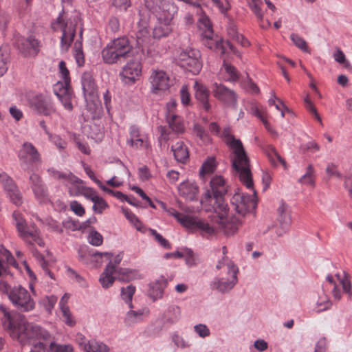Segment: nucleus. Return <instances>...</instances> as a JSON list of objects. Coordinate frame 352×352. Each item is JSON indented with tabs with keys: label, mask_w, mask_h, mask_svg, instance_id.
I'll return each mask as SVG.
<instances>
[{
	"label": "nucleus",
	"mask_w": 352,
	"mask_h": 352,
	"mask_svg": "<svg viewBox=\"0 0 352 352\" xmlns=\"http://www.w3.org/2000/svg\"><path fill=\"white\" fill-rule=\"evenodd\" d=\"M290 38L293 43L300 50L305 52H309L307 42L298 34L292 33L290 35Z\"/></svg>",
	"instance_id": "8fccbe9b"
},
{
	"label": "nucleus",
	"mask_w": 352,
	"mask_h": 352,
	"mask_svg": "<svg viewBox=\"0 0 352 352\" xmlns=\"http://www.w3.org/2000/svg\"><path fill=\"white\" fill-rule=\"evenodd\" d=\"M78 182H74L72 183L74 186L69 189L70 194L74 196L82 195V191H83L82 188H86L85 186L81 185L82 184V181L78 178Z\"/></svg>",
	"instance_id": "69168bd1"
},
{
	"label": "nucleus",
	"mask_w": 352,
	"mask_h": 352,
	"mask_svg": "<svg viewBox=\"0 0 352 352\" xmlns=\"http://www.w3.org/2000/svg\"><path fill=\"white\" fill-rule=\"evenodd\" d=\"M82 91L86 100L94 99L96 96L97 89L90 73L85 72L81 78Z\"/></svg>",
	"instance_id": "cd10ccee"
},
{
	"label": "nucleus",
	"mask_w": 352,
	"mask_h": 352,
	"mask_svg": "<svg viewBox=\"0 0 352 352\" xmlns=\"http://www.w3.org/2000/svg\"><path fill=\"white\" fill-rule=\"evenodd\" d=\"M50 348L56 352H73L74 351V348L71 344H57L51 342Z\"/></svg>",
	"instance_id": "e2e57ef3"
},
{
	"label": "nucleus",
	"mask_w": 352,
	"mask_h": 352,
	"mask_svg": "<svg viewBox=\"0 0 352 352\" xmlns=\"http://www.w3.org/2000/svg\"><path fill=\"white\" fill-rule=\"evenodd\" d=\"M0 289L5 290L12 305L20 312L34 309L35 302L29 292L21 285L10 287L6 282L0 283Z\"/></svg>",
	"instance_id": "0eeeda50"
},
{
	"label": "nucleus",
	"mask_w": 352,
	"mask_h": 352,
	"mask_svg": "<svg viewBox=\"0 0 352 352\" xmlns=\"http://www.w3.org/2000/svg\"><path fill=\"white\" fill-rule=\"evenodd\" d=\"M223 67L226 74L229 76V81L236 82L239 80V73L235 67L226 63H223Z\"/></svg>",
	"instance_id": "3c124183"
},
{
	"label": "nucleus",
	"mask_w": 352,
	"mask_h": 352,
	"mask_svg": "<svg viewBox=\"0 0 352 352\" xmlns=\"http://www.w3.org/2000/svg\"><path fill=\"white\" fill-rule=\"evenodd\" d=\"M80 345L86 352H109L107 345L96 340L82 342Z\"/></svg>",
	"instance_id": "f704fd0d"
},
{
	"label": "nucleus",
	"mask_w": 352,
	"mask_h": 352,
	"mask_svg": "<svg viewBox=\"0 0 352 352\" xmlns=\"http://www.w3.org/2000/svg\"><path fill=\"white\" fill-rule=\"evenodd\" d=\"M266 155L272 165L276 166L277 161L285 166L286 162L279 155L276 148L272 145H268L265 150Z\"/></svg>",
	"instance_id": "79ce46f5"
},
{
	"label": "nucleus",
	"mask_w": 352,
	"mask_h": 352,
	"mask_svg": "<svg viewBox=\"0 0 352 352\" xmlns=\"http://www.w3.org/2000/svg\"><path fill=\"white\" fill-rule=\"evenodd\" d=\"M175 159L180 163L184 164L189 158L188 147L182 142H177L171 147Z\"/></svg>",
	"instance_id": "7c9ffc66"
},
{
	"label": "nucleus",
	"mask_w": 352,
	"mask_h": 352,
	"mask_svg": "<svg viewBox=\"0 0 352 352\" xmlns=\"http://www.w3.org/2000/svg\"><path fill=\"white\" fill-rule=\"evenodd\" d=\"M18 157L21 164L26 166L28 168L40 163L41 161V155L37 148L29 142H25L22 144L18 153Z\"/></svg>",
	"instance_id": "4468645a"
},
{
	"label": "nucleus",
	"mask_w": 352,
	"mask_h": 352,
	"mask_svg": "<svg viewBox=\"0 0 352 352\" xmlns=\"http://www.w3.org/2000/svg\"><path fill=\"white\" fill-rule=\"evenodd\" d=\"M194 331L201 338H206L210 336V331L208 327L204 324H199L194 326Z\"/></svg>",
	"instance_id": "0e129e2a"
},
{
	"label": "nucleus",
	"mask_w": 352,
	"mask_h": 352,
	"mask_svg": "<svg viewBox=\"0 0 352 352\" xmlns=\"http://www.w3.org/2000/svg\"><path fill=\"white\" fill-rule=\"evenodd\" d=\"M168 284L167 279L164 276H160L155 281L151 282L148 287V296L153 301L160 299L163 297L164 289Z\"/></svg>",
	"instance_id": "393cba45"
},
{
	"label": "nucleus",
	"mask_w": 352,
	"mask_h": 352,
	"mask_svg": "<svg viewBox=\"0 0 352 352\" xmlns=\"http://www.w3.org/2000/svg\"><path fill=\"white\" fill-rule=\"evenodd\" d=\"M83 168L85 172L89 176V177L93 180L102 190H108L111 192L110 188L103 185L101 181L96 178L94 173L88 165L84 164Z\"/></svg>",
	"instance_id": "603ef678"
},
{
	"label": "nucleus",
	"mask_w": 352,
	"mask_h": 352,
	"mask_svg": "<svg viewBox=\"0 0 352 352\" xmlns=\"http://www.w3.org/2000/svg\"><path fill=\"white\" fill-rule=\"evenodd\" d=\"M195 90V96L197 100L199 102L202 107L208 111L211 106L208 102L210 91L203 83L195 81L193 86Z\"/></svg>",
	"instance_id": "a878e982"
},
{
	"label": "nucleus",
	"mask_w": 352,
	"mask_h": 352,
	"mask_svg": "<svg viewBox=\"0 0 352 352\" xmlns=\"http://www.w3.org/2000/svg\"><path fill=\"white\" fill-rule=\"evenodd\" d=\"M63 316V320L69 327H73L76 324V321L72 318L69 307H64L60 309Z\"/></svg>",
	"instance_id": "4d7b16f0"
},
{
	"label": "nucleus",
	"mask_w": 352,
	"mask_h": 352,
	"mask_svg": "<svg viewBox=\"0 0 352 352\" xmlns=\"http://www.w3.org/2000/svg\"><path fill=\"white\" fill-rule=\"evenodd\" d=\"M29 249L32 251L33 255L38 260L40 263V265L44 270L45 273L47 274L51 278L54 279L53 274L48 269V264L47 261L44 259L43 256L40 254L36 249L34 248V245L33 247L28 246Z\"/></svg>",
	"instance_id": "a18cd8bd"
},
{
	"label": "nucleus",
	"mask_w": 352,
	"mask_h": 352,
	"mask_svg": "<svg viewBox=\"0 0 352 352\" xmlns=\"http://www.w3.org/2000/svg\"><path fill=\"white\" fill-rule=\"evenodd\" d=\"M168 127L166 126H160L158 129L161 133V138L164 140H169L170 130L175 133H182L184 131V124L182 117L177 114L166 115V116Z\"/></svg>",
	"instance_id": "a211bd4d"
},
{
	"label": "nucleus",
	"mask_w": 352,
	"mask_h": 352,
	"mask_svg": "<svg viewBox=\"0 0 352 352\" xmlns=\"http://www.w3.org/2000/svg\"><path fill=\"white\" fill-rule=\"evenodd\" d=\"M223 136L225 138L226 144L232 151L231 162L233 168L239 176L241 182L247 188L252 190L255 196L256 192L254 189L250 162L241 141L234 138L231 133L230 127H226L223 129Z\"/></svg>",
	"instance_id": "f03ea898"
},
{
	"label": "nucleus",
	"mask_w": 352,
	"mask_h": 352,
	"mask_svg": "<svg viewBox=\"0 0 352 352\" xmlns=\"http://www.w3.org/2000/svg\"><path fill=\"white\" fill-rule=\"evenodd\" d=\"M239 268L234 263H229L228 274L229 278L215 277L210 283L212 290H217L221 294H226L232 290L238 283Z\"/></svg>",
	"instance_id": "9b49d317"
},
{
	"label": "nucleus",
	"mask_w": 352,
	"mask_h": 352,
	"mask_svg": "<svg viewBox=\"0 0 352 352\" xmlns=\"http://www.w3.org/2000/svg\"><path fill=\"white\" fill-rule=\"evenodd\" d=\"M152 92L157 94L160 91H166L170 86V78L162 70H153L150 76Z\"/></svg>",
	"instance_id": "aec40b11"
},
{
	"label": "nucleus",
	"mask_w": 352,
	"mask_h": 352,
	"mask_svg": "<svg viewBox=\"0 0 352 352\" xmlns=\"http://www.w3.org/2000/svg\"><path fill=\"white\" fill-rule=\"evenodd\" d=\"M180 318V309L178 306L171 305L164 311L162 316L164 324H173Z\"/></svg>",
	"instance_id": "72a5a7b5"
},
{
	"label": "nucleus",
	"mask_w": 352,
	"mask_h": 352,
	"mask_svg": "<svg viewBox=\"0 0 352 352\" xmlns=\"http://www.w3.org/2000/svg\"><path fill=\"white\" fill-rule=\"evenodd\" d=\"M116 275V279L122 282H130L142 278L137 270L129 268H119Z\"/></svg>",
	"instance_id": "2f4dec72"
},
{
	"label": "nucleus",
	"mask_w": 352,
	"mask_h": 352,
	"mask_svg": "<svg viewBox=\"0 0 352 352\" xmlns=\"http://www.w3.org/2000/svg\"><path fill=\"white\" fill-rule=\"evenodd\" d=\"M135 292V287L132 285L121 288V297L123 300L129 304L131 309L133 308L132 299Z\"/></svg>",
	"instance_id": "c03bdc74"
},
{
	"label": "nucleus",
	"mask_w": 352,
	"mask_h": 352,
	"mask_svg": "<svg viewBox=\"0 0 352 352\" xmlns=\"http://www.w3.org/2000/svg\"><path fill=\"white\" fill-rule=\"evenodd\" d=\"M320 147L318 143L315 141L308 142L305 144H302L300 145V150L303 153H306L309 151L312 152L318 151Z\"/></svg>",
	"instance_id": "680f3d73"
},
{
	"label": "nucleus",
	"mask_w": 352,
	"mask_h": 352,
	"mask_svg": "<svg viewBox=\"0 0 352 352\" xmlns=\"http://www.w3.org/2000/svg\"><path fill=\"white\" fill-rule=\"evenodd\" d=\"M0 311L3 314L5 320L3 324L9 330L10 336L21 344L34 343L36 340H47L50 338V333L41 327L28 322L23 316H19L15 319L8 308L0 305Z\"/></svg>",
	"instance_id": "f257e3e1"
},
{
	"label": "nucleus",
	"mask_w": 352,
	"mask_h": 352,
	"mask_svg": "<svg viewBox=\"0 0 352 352\" xmlns=\"http://www.w3.org/2000/svg\"><path fill=\"white\" fill-rule=\"evenodd\" d=\"M49 140L54 144L58 148L64 149L67 146V142L58 135L50 134L48 136Z\"/></svg>",
	"instance_id": "bf43d9fd"
},
{
	"label": "nucleus",
	"mask_w": 352,
	"mask_h": 352,
	"mask_svg": "<svg viewBox=\"0 0 352 352\" xmlns=\"http://www.w3.org/2000/svg\"><path fill=\"white\" fill-rule=\"evenodd\" d=\"M115 279H116L115 266H113L112 263L109 262L100 275L99 280L102 287L108 288L112 285Z\"/></svg>",
	"instance_id": "c756f323"
},
{
	"label": "nucleus",
	"mask_w": 352,
	"mask_h": 352,
	"mask_svg": "<svg viewBox=\"0 0 352 352\" xmlns=\"http://www.w3.org/2000/svg\"><path fill=\"white\" fill-rule=\"evenodd\" d=\"M227 192V186L222 176L216 175L210 182V188L207 189L201 199L203 208L207 212L213 211L220 218L228 212V205L224 200Z\"/></svg>",
	"instance_id": "7ed1b4c3"
},
{
	"label": "nucleus",
	"mask_w": 352,
	"mask_h": 352,
	"mask_svg": "<svg viewBox=\"0 0 352 352\" xmlns=\"http://www.w3.org/2000/svg\"><path fill=\"white\" fill-rule=\"evenodd\" d=\"M10 56L9 47L7 45L0 47V76L8 70V63Z\"/></svg>",
	"instance_id": "a19ab883"
},
{
	"label": "nucleus",
	"mask_w": 352,
	"mask_h": 352,
	"mask_svg": "<svg viewBox=\"0 0 352 352\" xmlns=\"http://www.w3.org/2000/svg\"><path fill=\"white\" fill-rule=\"evenodd\" d=\"M80 40H76L74 42V56L76 62L79 67H82L85 64V56L82 51V29L79 32Z\"/></svg>",
	"instance_id": "e433bc0d"
},
{
	"label": "nucleus",
	"mask_w": 352,
	"mask_h": 352,
	"mask_svg": "<svg viewBox=\"0 0 352 352\" xmlns=\"http://www.w3.org/2000/svg\"><path fill=\"white\" fill-rule=\"evenodd\" d=\"M227 33L228 36L241 44L243 47H248L250 42L237 31L236 25L234 23H230L227 28Z\"/></svg>",
	"instance_id": "c9c22d12"
},
{
	"label": "nucleus",
	"mask_w": 352,
	"mask_h": 352,
	"mask_svg": "<svg viewBox=\"0 0 352 352\" xmlns=\"http://www.w3.org/2000/svg\"><path fill=\"white\" fill-rule=\"evenodd\" d=\"M30 107L37 114L50 116L56 112V108L52 98L47 95L36 94L29 98Z\"/></svg>",
	"instance_id": "f8f14e48"
},
{
	"label": "nucleus",
	"mask_w": 352,
	"mask_h": 352,
	"mask_svg": "<svg viewBox=\"0 0 352 352\" xmlns=\"http://www.w3.org/2000/svg\"><path fill=\"white\" fill-rule=\"evenodd\" d=\"M56 301H57V298L54 296H47L43 300L45 309L49 314H50L52 312V311L54 309V307Z\"/></svg>",
	"instance_id": "774afa93"
},
{
	"label": "nucleus",
	"mask_w": 352,
	"mask_h": 352,
	"mask_svg": "<svg viewBox=\"0 0 352 352\" xmlns=\"http://www.w3.org/2000/svg\"><path fill=\"white\" fill-rule=\"evenodd\" d=\"M133 47L127 37L122 36L109 43L102 51L103 61L115 64L129 57Z\"/></svg>",
	"instance_id": "423d86ee"
},
{
	"label": "nucleus",
	"mask_w": 352,
	"mask_h": 352,
	"mask_svg": "<svg viewBox=\"0 0 352 352\" xmlns=\"http://www.w3.org/2000/svg\"><path fill=\"white\" fill-rule=\"evenodd\" d=\"M195 230H198L201 232V234L203 236L208 237L214 234L215 228L210 225L207 221L201 219H199Z\"/></svg>",
	"instance_id": "37998d69"
},
{
	"label": "nucleus",
	"mask_w": 352,
	"mask_h": 352,
	"mask_svg": "<svg viewBox=\"0 0 352 352\" xmlns=\"http://www.w3.org/2000/svg\"><path fill=\"white\" fill-rule=\"evenodd\" d=\"M0 182L11 201L19 206L23 204L22 195L14 180L5 172L0 173Z\"/></svg>",
	"instance_id": "dca6fc26"
},
{
	"label": "nucleus",
	"mask_w": 352,
	"mask_h": 352,
	"mask_svg": "<svg viewBox=\"0 0 352 352\" xmlns=\"http://www.w3.org/2000/svg\"><path fill=\"white\" fill-rule=\"evenodd\" d=\"M226 216L227 214L223 218H220L218 216L219 219V223L222 227H223L224 232L226 234L232 235L236 232V231L239 230V228L242 225L243 222L237 217H233L230 221H225L224 219L226 217Z\"/></svg>",
	"instance_id": "473e14b6"
},
{
	"label": "nucleus",
	"mask_w": 352,
	"mask_h": 352,
	"mask_svg": "<svg viewBox=\"0 0 352 352\" xmlns=\"http://www.w3.org/2000/svg\"><path fill=\"white\" fill-rule=\"evenodd\" d=\"M155 14L157 20H163L166 23H172L177 7L169 1H164L156 10L152 12Z\"/></svg>",
	"instance_id": "b1692460"
},
{
	"label": "nucleus",
	"mask_w": 352,
	"mask_h": 352,
	"mask_svg": "<svg viewBox=\"0 0 352 352\" xmlns=\"http://www.w3.org/2000/svg\"><path fill=\"white\" fill-rule=\"evenodd\" d=\"M126 144L130 147L135 149L141 148L147 149L151 147L147 138L141 134L140 129L137 125L130 126L129 138L126 140Z\"/></svg>",
	"instance_id": "412c9836"
},
{
	"label": "nucleus",
	"mask_w": 352,
	"mask_h": 352,
	"mask_svg": "<svg viewBox=\"0 0 352 352\" xmlns=\"http://www.w3.org/2000/svg\"><path fill=\"white\" fill-rule=\"evenodd\" d=\"M315 179V169L312 164H309L307 167L306 173L302 177H300L298 181L302 184L314 186Z\"/></svg>",
	"instance_id": "ea45409f"
},
{
	"label": "nucleus",
	"mask_w": 352,
	"mask_h": 352,
	"mask_svg": "<svg viewBox=\"0 0 352 352\" xmlns=\"http://www.w3.org/2000/svg\"><path fill=\"white\" fill-rule=\"evenodd\" d=\"M122 211L124 214L125 217L133 224L138 230H140V226L141 224L138 218L128 208H122Z\"/></svg>",
	"instance_id": "5fc2aeb1"
},
{
	"label": "nucleus",
	"mask_w": 352,
	"mask_h": 352,
	"mask_svg": "<svg viewBox=\"0 0 352 352\" xmlns=\"http://www.w3.org/2000/svg\"><path fill=\"white\" fill-rule=\"evenodd\" d=\"M198 221L199 219L187 214H184L183 217L179 219V223L184 227L192 230H195Z\"/></svg>",
	"instance_id": "09e8293b"
},
{
	"label": "nucleus",
	"mask_w": 352,
	"mask_h": 352,
	"mask_svg": "<svg viewBox=\"0 0 352 352\" xmlns=\"http://www.w3.org/2000/svg\"><path fill=\"white\" fill-rule=\"evenodd\" d=\"M278 214L279 228L277 229L276 234L278 236H281L289 230L292 224L290 212L287 209V206L284 202L280 203L278 208Z\"/></svg>",
	"instance_id": "5701e85b"
},
{
	"label": "nucleus",
	"mask_w": 352,
	"mask_h": 352,
	"mask_svg": "<svg viewBox=\"0 0 352 352\" xmlns=\"http://www.w3.org/2000/svg\"><path fill=\"white\" fill-rule=\"evenodd\" d=\"M80 21L78 14L68 16L63 10L56 20L52 23V28L54 31L60 30V47L62 52H67L74 41L78 23Z\"/></svg>",
	"instance_id": "20e7f679"
},
{
	"label": "nucleus",
	"mask_w": 352,
	"mask_h": 352,
	"mask_svg": "<svg viewBox=\"0 0 352 352\" xmlns=\"http://www.w3.org/2000/svg\"><path fill=\"white\" fill-rule=\"evenodd\" d=\"M16 45L20 52L24 56H35L40 50V41L33 35L28 37H19Z\"/></svg>",
	"instance_id": "f3484780"
},
{
	"label": "nucleus",
	"mask_w": 352,
	"mask_h": 352,
	"mask_svg": "<svg viewBox=\"0 0 352 352\" xmlns=\"http://www.w3.org/2000/svg\"><path fill=\"white\" fill-rule=\"evenodd\" d=\"M261 4H262V2L260 0H253L250 4V7L257 19L262 21L263 19V12L261 8Z\"/></svg>",
	"instance_id": "6e6d98bb"
},
{
	"label": "nucleus",
	"mask_w": 352,
	"mask_h": 352,
	"mask_svg": "<svg viewBox=\"0 0 352 352\" xmlns=\"http://www.w3.org/2000/svg\"><path fill=\"white\" fill-rule=\"evenodd\" d=\"M12 217L19 236L28 246L32 248L33 245L37 244L40 247H44L45 243L40 236L38 228L35 225L29 226L23 215L17 210L13 212Z\"/></svg>",
	"instance_id": "39448f33"
},
{
	"label": "nucleus",
	"mask_w": 352,
	"mask_h": 352,
	"mask_svg": "<svg viewBox=\"0 0 352 352\" xmlns=\"http://www.w3.org/2000/svg\"><path fill=\"white\" fill-rule=\"evenodd\" d=\"M108 207L106 201L99 196L98 197L97 200L94 201L93 210L99 214H101L103 210Z\"/></svg>",
	"instance_id": "052dcab7"
},
{
	"label": "nucleus",
	"mask_w": 352,
	"mask_h": 352,
	"mask_svg": "<svg viewBox=\"0 0 352 352\" xmlns=\"http://www.w3.org/2000/svg\"><path fill=\"white\" fill-rule=\"evenodd\" d=\"M231 204L235 211L244 217L246 213L254 210L257 206L255 197L240 192L234 193L230 200Z\"/></svg>",
	"instance_id": "ddd939ff"
},
{
	"label": "nucleus",
	"mask_w": 352,
	"mask_h": 352,
	"mask_svg": "<svg viewBox=\"0 0 352 352\" xmlns=\"http://www.w3.org/2000/svg\"><path fill=\"white\" fill-rule=\"evenodd\" d=\"M30 181L36 199L41 203L47 204L50 202L47 189L44 186L41 177L33 173L30 177Z\"/></svg>",
	"instance_id": "4be33fe9"
},
{
	"label": "nucleus",
	"mask_w": 352,
	"mask_h": 352,
	"mask_svg": "<svg viewBox=\"0 0 352 352\" xmlns=\"http://www.w3.org/2000/svg\"><path fill=\"white\" fill-rule=\"evenodd\" d=\"M150 232L155 239L164 248L170 249V243L154 229H150Z\"/></svg>",
	"instance_id": "13d9d810"
},
{
	"label": "nucleus",
	"mask_w": 352,
	"mask_h": 352,
	"mask_svg": "<svg viewBox=\"0 0 352 352\" xmlns=\"http://www.w3.org/2000/svg\"><path fill=\"white\" fill-rule=\"evenodd\" d=\"M112 5L120 11H126L131 3L130 0H112Z\"/></svg>",
	"instance_id": "338daca9"
},
{
	"label": "nucleus",
	"mask_w": 352,
	"mask_h": 352,
	"mask_svg": "<svg viewBox=\"0 0 352 352\" xmlns=\"http://www.w3.org/2000/svg\"><path fill=\"white\" fill-rule=\"evenodd\" d=\"M59 71L63 81L57 82L54 85L53 91L64 108L68 111H72L73 109L72 103L73 91L70 86L69 72L66 67L65 62L63 60L59 63Z\"/></svg>",
	"instance_id": "1a4fd4ad"
},
{
	"label": "nucleus",
	"mask_w": 352,
	"mask_h": 352,
	"mask_svg": "<svg viewBox=\"0 0 352 352\" xmlns=\"http://www.w3.org/2000/svg\"><path fill=\"white\" fill-rule=\"evenodd\" d=\"M88 242L94 246H100L103 243L102 234L96 230H92L88 236Z\"/></svg>",
	"instance_id": "864d4df0"
},
{
	"label": "nucleus",
	"mask_w": 352,
	"mask_h": 352,
	"mask_svg": "<svg viewBox=\"0 0 352 352\" xmlns=\"http://www.w3.org/2000/svg\"><path fill=\"white\" fill-rule=\"evenodd\" d=\"M47 173L50 177L56 179L68 181L71 183L78 182V178L70 172L63 173L56 170L54 168H50L47 169Z\"/></svg>",
	"instance_id": "4c0bfd02"
},
{
	"label": "nucleus",
	"mask_w": 352,
	"mask_h": 352,
	"mask_svg": "<svg viewBox=\"0 0 352 352\" xmlns=\"http://www.w3.org/2000/svg\"><path fill=\"white\" fill-rule=\"evenodd\" d=\"M215 168L216 163L214 158L209 157L202 164L199 173L201 176H204L205 174H210L215 170Z\"/></svg>",
	"instance_id": "de8ad7c7"
},
{
	"label": "nucleus",
	"mask_w": 352,
	"mask_h": 352,
	"mask_svg": "<svg viewBox=\"0 0 352 352\" xmlns=\"http://www.w3.org/2000/svg\"><path fill=\"white\" fill-rule=\"evenodd\" d=\"M142 66L138 60L129 61L122 69L120 76L126 84H133L137 78L140 76Z\"/></svg>",
	"instance_id": "6ab92c4d"
},
{
	"label": "nucleus",
	"mask_w": 352,
	"mask_h": 352,
	"mask_svg": "<svg viewBox=\"0 0 352 352\" xmlns=\"http://www.w3.org/2000/svg\"><path fill=\"white\" fill-rule=\"evenodd\" d=\"M179 195L190 201L197 199L199 188L197 184L190 180L182 182L178 186Z\"/></svg>",
	"instance_id": "bb28decb"
},
{
	"label": "nucleus",
	"mask_w": 352,
	"mask_h": 352,
	"mask_svg": "<svg viewBox=\"0 0 352 352\" xmlns=\"http://www.w3.org/2000/svg\"><path fill=\"white\" fill-rule=\"evenodd\" d=\"M199 21L205 28L204 32L201 34V41L206 47L219 52L222 55L228 53V50L233 54H236L237 52L230 41L228 40L224 41L218 36H214L213 30L208 17L204 16Z\"/></svg>",
	"instance_id": "6e6552de"
},
{
	"label": "nucleus",
	"mask_w": 352,
	"mask_h": 352,
	"mask_svg": "<svg viewBox=\"0 0 352 352\" xmlns=\"http://www.w3.org/2000/svg\"><path fill=\"white\" fill-rule=\"evenodd\" d=\"M212 94L214 97L225 106L236 107L237 95L234 90L226 87L223 84L216 82L213 85Z\"/></svg>",
	"instance_id": "2eb2a0df"
},
{
	"label": "nucleus",
	"mask_w": 352,
	"mask_h": 352,
	"mask_svg": "<svg viewBox=\"0 0 352 352\" xmlns=\"http://www.w3.org/2000/svg\"><path fill=\"white\" fill-rule=\"evenodd\" d=\"M147 312V309H140L137 311L130 310L126 315L124 322L126 325L131 326L134 323L141 321L143 315Z\"/></svg>",
	"instance_id": "58836bf2"
},
{
	"label": "nucleus",
	"mask_w": 352,
	"mask_h": 352,
	"mask_svg": "<svg viewBox=\"0 0 352 352\" xmlns=\"http://www.w3.org/2000/svg\"><path fill=\"white\" fill-rule=\"evenodd\" d=\"M200 58L201 53L198 50L189 48L180 52L177 61L181 67L197 75L200 72L203 66Z\"/></svg>",
	"instance_id": "9d476101"
},
{
	"label": "nucleus",
	"mask_w": 352,
	"mask_h": 352,
	"mask_svg": "<svg viewBox=\"0 0 352 352\" xmlns=\"http://www.w3.org/2000/svg\"><path fill=\"white\" fill-rule=\"evenodd\" d=\"M193 131L201 141L204 143H209L211 141L210 135L206 129L198 123L193 125Z\"/></svg>",
	"instance_id": "49530a36"
},
{
	"label": "nucleus",
	"mask_w": 352,
	"mask_h": 352,
	"mask_svg": "<svg viewBox=\"0 0 352 352\" xmlns=\"http://www.w3.org/2000/svg\"><path fill=\"white\" fill-rule=\"evenodd\" d=\"M173 32V23L157 20L153 31L154 38L160 39L168 36Z\"/></svg>",
	"instance_id": "c85d7f7f"
}]
</instances>
